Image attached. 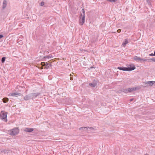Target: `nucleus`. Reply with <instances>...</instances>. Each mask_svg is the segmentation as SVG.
Listing matches in <instances>:
<instances>
[{
    "label": "nucleus",
    "mask_w": 155,
    "mask_h": 155,
    "mask_svg": "<svg viewBox=\"0 0 155 155\" xmlns=\"http://www.w3.org/2000/svg\"><path fill=\"white\" fill-rule=\"evenodd\" d=\"M117 68L120 70L131 71L134 70L136 68L134 65L132 64L129 65V66L127 67H117Z\"/></svg>",
    "instance_id": "nucleus-1"
},
{
    "label": "nucleus",
    "mask_w": 155,
    "mask_h": 155,
    "mask_svg": "<svg viewBox=\"0 0 155 155\" xmlns=\"http://www.w3.org/2000/svg\"><path fill=\"white\" fill-rule=\"evenodd\" d=\"M9 132V134L10 135L12 136H15L17 134L19 133V129L17 128H15L10 130Z\"/></svg>",
    "instance_id": "nucleus-2"
},
{
    "label": "nucleus",
    "mask_w": 155,
    "mask_h": 155,
    "mask_svg": "<svg viewBox=\"0 0 155 155\" xmlns=\"http://www.w3.org/2000/svg\"><path fill=\"white\" fill-rule=\"evenodd\" d=\"M7 113L4 112V111H2L0 114L1 119L6 122L7 120Z\"/></svg>",
    "instance_id": "nucleus-3"
},
{
    "label": "nucleus",
    "mask_w": 155,
    "mask_h": 155,
    "mask_svg": "<svg viewBox=\"0 0 155 155\" xmlns=\"http://www.w3.org/2000/svg\"><path fill=\"white\" fill-rule=\"evenodd\" d=\"M41 64L42 65L44 66V69H50L51 67L52 66L51 63L48 62H41Z\"/></svg>",
    "instance_id": "nucleus-4"
},
{
    "label": "nucleus",
    "mask_w": 155,
    "mask_h": 155,
    "mask_svg": "<svg viewBox=\"0 0 155 155\" xmlns=\"http://www.w3.org/2000/svg\"><path fill=\"white\" fill-rule=\"evenodd\" d=\"M85 20V15L81 16L79 19V24L81 25H82L84 23Z\"/></svg>",
    "instance_id": "nucleus-5"
},
{
    "label": "nucleus",
    "mask_w": 155,
    "mask_h": 155,
    "mask_svg": "<svg viewBox=\"0 0 155 155\" xmlns=\"http://www.w3.org/2000/svg\"><path fill=\"white\" fill-rule=\"evenodd\" d=\"M40 94H41L39 92L31 93V99L33 100L35 99L37 97L39 96Z\"/></svg>",
    "instance_id": "nucleus-6"
},
{
    "label": "nucleus",
    "mask_w": 155,
    "mask_h": 155,
    "mask_svg": "<svg viewBox=\"0 0 155 155\" xmlns=\"http://www.w3.org/2000/svg\"><path fill=\"white\" fill-rule=\"evenodd\" d=\"M97 81L95 80H94L93 81V82L92 83H89V85L90 86H91L92 87H94L97 85Z\"/></svg>",
    "instance_id": "nucleus-7"
},
{
    "label": "nucleus",
    "mask_w": 155,
    "mask_h": 155,
    "mask_svg": "<svg viewBox=\"0 0 155 155\" xmlns=\"http://www.w3.org/2000/svg\"><path fill=\"white\" fill-rule=\"evenodd\" d=\"M155 83V81H147L144 83L145 84H147V86L148 85L152 86Z\"/></svg>",
    "instance_id": "nucleus-8"
},
{
    "label": "nucleus",
    "mask_w": 155,
    "mask_h": 155,
    "mask_svg": "<svg viewBox=\"0 0 155 155\" xmlns=\"http://www.w3.org/2000/svg\"><path fill=\"white\" fill-rule=\"evenodd\" d=\"M31 99V93L25 95L24 97V99L25 101H28Z\"/></svg>",
    "instance_id": "nucleus-9"
},
{
    "label": "nucleus",
    "mask_w": 155,
    "mask_h": 155,
    "mask_svg": "<svg viewBox=\"0 0 155 155\" xmlns=\"http://www.w3.org/2000/svg\"><path fill=\"white\" fill-rule=\"evenodd\" d=\"M34 130V129L33 128H25L24 130L26 132L31 133Z\"/></svg>",
    "instance_id": "nucleus-10"
},
{
    "label": "nucleus",
    "mask_w": 155,
    "mask_h": 155,
    "mask_svg": "<svg viewBox=\"0 0 155 155\" xmlns=\"http://www.w3.org/2000/svg\"><path fill=\"white\" fill-rule=\"evenodd\" d=\"M7 1L6 0H4L3 1L2 8L3 9L5 8L7 6Z\"/></svg>",
    "instance_id": "nucleus-11"
},
{
    "label": "nucleus",
    "mask_w": 155,
    "mask_h": 155,
    "mask_svg": "<svg viewBox=\"0 0 155 155\" xmlns=\"http://www.w3.org/2000/svg\"><path fill=\"white\" fill-rule=\"evenodd\" d=\"M53 57L52 55L51 54H49L47 56H45L43 58V60H45L44 59H45L46 58H52Z\"/></svg>",
    "instance_id": "nucleus-12"
},
{
    "label": "nucleus",
    "mask_w": 155,
    "mask_h": 155,
    "mask_svg": "<svg viewBox=\"0 0 155 155\" xmlns=\"http://www.w3.org/2000/svg\"><path fill=\"white\" fill-rule=\"evenodd\" d=\"M20 93L18 92H16L15 93H12L11 94V95L12 96L17 97L18 95H19Z\"/></svg>",
    "instance_id": "nucleus-13"
},
{
    "label": "nucleus",
    "mask_w": 155,
    "mask_h": 155,
    "mask_svg": "<svg viewBox=\"0 0 155 155\" xmlns=\"http://www.w3.org/2000/svg\"><path fill=\"white\" fill-rule=\"evenodd\" d=\"M128 43V40L127 39H125V41L124 42H123L122 43V45L123 46V47H125L126 44Z\"/></svg>",
    "instance_id": "nucleus-14"
},
{
    "label": "nucleus",
    "mask_w": 155,
    "mask_h": 155,
    "mask_svg": "<svg viewBox=\"0 0 155 155\" xmlns=\"http://www.w3.org/2000/svg\"><path fill=\"white\" fill-rule=\"evenodd\" d=\"M88 128H89V127H82L80 128V130H82L84 131H87Z\"/></svg>",
    "instance_id": "nucleus-15"
},
{
    "label": "nucleus",
    "mask_w": 155,
    "mask_h": 155,
    "mask_svg": "<svg viewBox=\"0 0 155 155\" xmlns=\"http://www.w3.org/2000/svg\"><path fill=\"white\" fill-rule=\"evenodd\" d=\"M128 88L127 89H123L121 90V91L122 92H124L125 93H128Z\"/></svg>",
    "instance_id": "nucleus-16"
},
{
    "label": "nucleus",
    "mask_w": 155,
    "mask_h": 155,
    "mask_svg": "<svg viewBox=\"0 0 155 155\" xmlns=\"http://www.w3.org/2000/svg\"><path fill=\"white\" fill-rule=\"evenodd\" d=\"M134 59L136 61H140V59H141V58L140 57H137V56H135L134 57Z\"/></svg>",
    "instance_id": "nucleus-17"
},
{
    "label": "nucleus",
    "mask_w": 155,
    "mask_h": 155,
    "mask_svg": "<svg viewBox=\"0 0 155 155\" xmlns=\"http://www.w3.org/2000/svg\"><path fill=\"white\" fill-rule=\"evenodd\" d=\"M8 99L7 97H4L2 99L3 102L4 103L7 102L8 101Z\"/></svg>",
    "instance_id": "nucleus-18"
},
{
    "label": "nucleus",
    "mask_w": 155,
    "mask_h": 155,
    "mask_svg": "<svg viewBox=\"0 0 155 155\" xmlns=\"http://www.w3.org/2000/svg\"><path fill=\"white\" fill-rule=\"evenodd\" d=\"M146 1L147 2V4H148V5L150 6V7H151L152 6V4L151 3V0H146Z\"/></svg>",
    "instance_id": "nucleus-19"
},
{
    "label": "nucleus",
    "mask_w": 155,
    "mask_h": 155,
    "mask_svg": "<svg viewBox=\"0 0 155 155\" xmlns=\"http://www.w3.org/2000/svg\"><path fill=\"white\" fill-rule=\"evenodd\" d=\"M148 62H151L152 61L155 62V58L148 59Z\"/></svg>",
    "instance_id": "nucleus-20"
},
{
    "label": "nucleus",
    "mask_w": 155,
    "mask_h": 155,
    "mask_svg": "<svg viewBox=\"0 0 155 155\" xmlns=\"http://www.w3.org/2000/svg\"><path fill=\"white\" fill-rule=\"evenodd\" d=\"M128 92H131L132 91H134V87L128 88Z\"/></svg>",
    "instance_id": "nucleus-21"
},
{
    "label": "nucleus",
    "mask_w": 155,
    "mask_h": 155,
    "mask_svg": "<svg viewBox=\"0 0 155 155\" xmlns=\"http://www.w3.org/2000/svg\"><path fill=\"white\" fill-rule=\"evenodd\" d=\"M6 58L5 57H3L1 59V62L2 63H4L5 61Z\"/></svg>",
    "instance_id": "nucleus-22"
},
{
    "label": "nucleus",
    "mask_w": 155,
    "mask_h": 155,
    "mask_svg": "<svg viewBox=\"0 0 155 155\" xmlns=\"http://www.w3.org/2000/svg\"><path fill=\"white\" fill-rule=\"evenodd\" d=\"M81 12H82V13H81V16H82L85 15V11L84 9H83L81 10Z\"/></svg>",
    "instance_id": "nucleus-23"
},
{
    "label": "nucleus",
    "mask_w": 155,
    "mask_h": 155,
    "mask_svg": "<svg viewBox=\"0 0 155 155\" xmlns=\"http://www.w3.org/2000/svg\"><path fill=\"white\" fill-rule=\"evenodd\" d=\"M134 91H135L137 90H139L140 89V87H134Z\"/></svg>",
    "instance_id": "nucleus-24"
},
{
    "label": "nucleus",
    "mask_w": 155,
    "mask_h": 155,
    "mask_svg": "<svg viewBox=\"0 0 155 155\" xmlns=\"http://www.w3.org/2000/svg\"><path fill=\"white\" fill-rule=\"evenodd\" d=\"M140 61H147L148 62V59H143V58H141V59H140Z\"/></svg>",
    "instance_id": "nucleus-25"
},
{
    "label": "nucleus",
    "mask_w": 155,
    "mask_h": 155,
    "mask_svg": "<svg viewBox=\"0 0 155 155\" xmlns=\"http://www.w3.org/2000/svg\"><path fill=\"white\" fill-rule=\"evenodd\" d=\"M107 1L110 2H116L117 0H107Z\"/></svg>",
    "instance_id": "nucleus-26"
},
{
    "label": "nucleus",
    "mask_w": 155,
    "mask_h": 155,
    "mask_svg": "<svg viewBox=\"0 0 155 155\" xmlns=\"http://www.w3.org/2000/svg\"><path fill=\"white\" fill-rule=\"evenodd\" d=\"M44 5V2H41L40 5L41 6H43Z\"/></svg>",
    "instance_id": "nucleus-27"
},
{
    "label": "nucleus",
    "mask_w": 155,
    "mask_h": 155,
    "mask_svg": "<svg viewBox=\"0 0 155 155\" xmlns=\"http://www.w3.org/2000/svg\"><path fill=\"white\" fill-rule=\"evenodd\" d=\"M41 65V67H39V68L40 69H42L43 68V66H44L42 65Z\"/></svg>",
    "instance_id": "nucleus-28"
},
{
    "label": "nucleus",
    "mask_w": 155,
    "mask_h": 155,
    "mask_svg": "<svg viewBox=\"0 0 155 155\" xmlns=\"http://www.w3.org/2000/svg\"><path fill=\"white\" fill-rule=\"evenodd\" d=\"M121 30L120 29H119L118 30H117V32L118 33H120L121 32Z\"/></svg>",
    "instance_id": "nucleus-29"
},
{
    "label": "nucleus",
    "mask_w": 155,
    "mask_h": 155,
    "mask_svg": "<svg viewBox=\"0 0 155 155\" xmlns=\"http://www.w3.org/2000/svg\"><path fill=\"white\" fill-rule=\"evenodd\" d=\"M149 55L150 56H154V54H153V53L149 54Z\"/></svg>",
    "instance_id": "nucleus-30"
},
{
    "label": "nucleus",
    "mask_w": 155,
    "mask_h": 155,
    "mask_svg": "<svg viewBox=\"0 0 155 155\" xmlns=\"http://www.w3.org/2000/svg\"><path fill=\"white\" fill-rule=\"evenodd\" d=\"M4 36L2 35H0V39L2 38Z\"/></svg>",
    "instance_id": "nucleus-31"
},
{
    "label": "nucleus",
    "mask_w": 155,
    "mask_h": 155,
    "mask_svg": "<svg viewBox=\"0 0 155 155\" xmlns=\"http://www.w3.org/2000/svg\"><path fill=\"white\" fill-rule=\"evenodd\" d=\"M89 128L91 130H94V128L93 127H89V128Z\"/></svg>",
    "instance_id": "nucleus-32"
},
{
    "label": "nucleus",
    "mask_w": 155,
    "mask_h": 155,
    "mask_svg": "<svg viewBox=\"0 0 155 155\" xmlns=\"http://www.w3.org/2000/svg\"><path fill=\"white\" fill-rule=\"evenodd\" d=\"M70 79L72 81V80H73V78H72V77H71L70 78Z\"/></svg>",
    "instance_id": "nucleus-33"
},
{
    "label": "nucleus",
    "mask_w": 155,
    "mask_h": 155,
    "mask_svg": "<svg viewBox=\"0 0 155 155\" xmlns=\"http://www.w3.org/2000/svg\"><path fill=\"white\" fill-rule=\"evenodd\" d=\"M133 100H134V99H133V98H131V99L130 100V101H132Z\"/></svg>",
    "instance_id": "nucleus-34"
},
{
    "label": "nucleus",
    "mask_w": 155,
    "mask_h": 155,
    "mask_svg": "<svg viewBox=\"0 0 155 155\" xmlns=\"http://www.w3.org/2000/svg\"><path fill=\"white\" fill-rule=\"evenodd\" d=\"M154 56H155V50L154 51Z\"/></svg>",
    "instance_id": "nucleus-35"
},
{
    "label": "nucleus",
    "mask_w": 155,
    "mask_h": 155,
    "mask_svg": "<svg viewBox=\"0 0 155 155\" xmlns=\"http://www.w3.org/2000/svg\"><path fill=\"white\" fill-rule=\"evenodd\" d=\"M91 68H93V67H91Z\"/></svg>",
    "instance_id": "nucleus-36"
},
{
    "label": "nucleus",
    "mask_w": 155,
    "mask_h": 155,
    "mask_svg": "<svg viewBox=\"0 0 155 155\" xmlns=\"http://www.w3.org/2000/svg\"><path fill=\"white\" fill-rule=\"evenodd\" d=\"M145 155H149L147 154H146Z\"/></svg>",
    "instance_id": "nucleus-37"
}]
</instances>
